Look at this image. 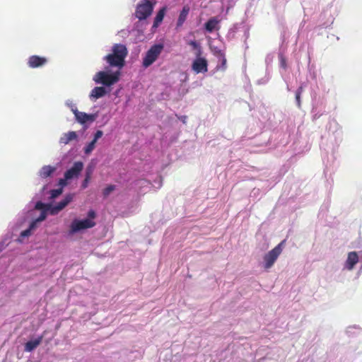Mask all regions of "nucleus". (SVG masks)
Returning <instances> with one entry per match:
<instances>
[{
    "label": "nucleus",
    "mask_w": 362,
    "mask_h": 362,
    "mask_svg": "<svg viewBox=\"0 0 362 362\" xmlns=\"http://www.w3.org/2000/svg\"><path fill=\"white\" fill-rule=\"evenodd\" d=\"M128 51L125 45L115 44L112 46V53L106 55L104 60L111 67H117L121 69L124 66V59L127 56Z\"/></svg>",
    "instance_id": "nucleus-1"
},
{
    "label": "nucleus",
    "mask_w": 362,
    "mask_h": 362,
    "mask_svg": "<svg viewBox=\"0 0 362 362\" xmlns=\"http://www.w3.org/2000/svg\"><path fill=\"white\" fill-rule=\"evenodd\" d=\"M119 76L120 71L119 70L112 74H109L105 71H101L95 74L94 76V81L97 83L110 86L119 81Z\"/></svg>",
    "instance_id": "nucleus-2"
},
{
    "label": "nucleus",
    "mask_w": 362,
    "mask_h": 362,
    "mask_svg": "<svg viewBox=\"0 0 362 362\" xmlns=\"http://www.w3.org/2000/svg\"><path fill=\"white\" fill-rule=\"evenodd\" d=\"M285 243V240H282L274 248L264 256V268L266 269L271 268L274 265L279 256L281 254Z\"/></svg>",
    "instance_id": "nucleus-3"
},
{
    "label": "nucleus",
    "mask_w": 362,
    "mask_h": 362,
    "mask_svg": "<svg viewBox=\"0 0 362 362\" xmlns=\"http://www.w3.org/2000/svg\"><path fill=\"white\" fill-rule=\"evenodd\" d=\"M154 4L150 0H141L136 8V17L140 21L146 19L151 15Z\"/></svg>",
    "instance_id": "nucleus-4"
},
{
    "label": "nucleus",
    "mask_w": 362,
    "mask_h": 362,
    "mask_svg": "<svg viewBox=\"0 0 362 362\" xmlns=\"http://www.w3.org/2000/svg\"><path fill=\"white\" fill-rule=\"evenodd\" d=\"M163 49L162 44H156L151 47L143 59L142 64L147 68L156 61Z\"/></svg>",
    "instance_id": "nucleus-5"
},
{
    "label": "nucleus",
    "mask_w": 362,
    "mask_h": 362,
    "mask_svg": "<svg viewBox=\"0 0 362 362\" xmlns=\"http://www.w3.org/2000/svg\"><path fill=\"white\" fill-rule=\"evenodd\" d=\"M95 221L90 220V218H86L83 220L75 219L72 221L70 226L69 233L74 234L80 231L81 230L93 228L95 226Z\"/></svg>",
    "instance_id": "nucleus-6"
},
{
    "label": "nucleus",
    "mask_w": 362,
    "mask_h": 362,
    "mask_svg": "<svg viewBox=\"0 0 362 362\" xmlns=\"http://www.w3.org/2000/svg\"><path fill=\"white\" fill-rule=\"evenodd\" d=\"M202 54L195 55L196 58L192 64V69L196 73H206L208 71V62Z\"/></svg>",
    "instance_id": "nucleus-7"
},
{
    "label": "nucleus",
    "mask_w": 362,
    "mask_h": 362,
    "mask_svg": "<svg viewBox=\"0 0 362 362\" xmlns=\"http://www.w3.org/2000/svg\"><path fill=\"white\" fill-rule=\"evenodd\" d=\"M83 168V164L81 161L75 162L73 166L64 173L66 179L71 180L77 177Z\"/></svg>",
    "instance_id": "nucleus-8"
},
{
    "label": "nucleus",
    "mask_w": 362,
    "mask_h": 362,
    "mask_svg": "<svg viewBox=\"0 0 362 362\" xmlns=\"http://www.w3.org/2000/svg\"><path fill=\"white\" fill-rule=\"evenodd\" d=\"M74 195L71 194H66L63 200L58 202L56 205L50 209V214L55 215L64 209L73 199Z\"/></svg>",
    "instance_id": "nucleus-9"
},
{
    "label": "nucleus",
    "mask_w": 362,
    "mask_h": 362,
    "mask_svg": "<svg viewBox=\"0 0 362 362\" xmlns=\"http://www.w3.org/2000/svg\"><path fill=\"white\" fill-rule=\"evenodd\" d=\"M76 119L81 124H85L87 122H93L96 116L95 115H88L83 112H79L76 108H72Z\"/></svg>",
    "instance_id": "nucleus-10"
},
{
    "label": "nucleus",
    "mask_w": 362,
    "mask_h": 362,
    "mask_svg": "<svg viewBox=\"0 0 362 362\" xmlns=\"http://www.w3.org/2000/svg\"><path fill=\"white\" fill-rule=\"evenodd\" d=\"M47 62V58L37 55H33L29 57L28 64L29 67L35 69L44 66Z\"/></svg>",
    "instance_id": "nucleus-11"
},
{
    "label": "nucleus",
    "mask_w": 362,
    "mask_h": 362,
    "mask_svg": "<svg viewBox=\"0 0 362 362\" xmlns=\"http://www.w3.org/2000/svg\"><path fill=\"white\" fill-rule=\"evenodd\" d=\"M358 262V256L356 252H350L348 254L347 259L346 262V267L349 270H351L354 269V266Z\"/></svg>",
    "instance_id": "nucleus-12"
},
{
    "label": "nucleus",
    "mask_w": 362,
    "mask_h": 362,
    "mask_svg": "<svg viewBox=\"0 0 362 362\" xmlns=\"http://www.w3.org/2000/svg\"><path fill=\"white\" fill-rule=\"evenodd\" d=\"M42 338V336H40L35 340H30L26 342L25 344V351L27 352H30L33 351L41 344Z\"/></svg>",
    "instance_id": "nucleus-13"
},
{
    "label": "nucleus",
    "mask_w": 362,
    "mask_h": 362,
    "mask_svg": "<svg viewBox=\"0 0 362 362\" xmlns=\"http://www.w3.org/2000/svg\"><path fill=\"white\" fill-rule=\"evenodd\" d=\"M219 21L216 18H211L204 25L205 29L209 33H212L214 30H218Z\"/></svg>",
    "instance_id": "nucleus-14"
},
{
    "label": "nucleus",
    "mask_w": 362,
    "mask_h": 362,
    "mask_svg": "<svg viewBox=\"0 0 362 362\" xmlns=\"http://www.w3.org/2000/svg\"><path fill=\"white\" fill-rule=\"evenodd\" d=\"M77 139V134L75 132H69L68 133H65L61 136L59 142L60 144L66 145L70 141L76 140Z\"/></svg>",
    "instance_id": "nucleus-15"
},
{
    "label": "nucleus",
    "mask_w": 362,
    "mask_h": 362,
    "mask_svg": "<svg viewBox=\"0 0 362 362\" xmlns=\"http://www.w3.org/2000/svg\"><path fill=\"white\" fill-rule=\"evenodd\" d=\"M107 93L106 89L102 86L95 87L90 94V98L98 99Z\"/></svg>",
    "instance_id": "nucleus-16"
},
{
    "label": "nucleus",
    "mask_w": 362,
    "mask_h": 362,
    "mask_svg": "<svg viewBox=\"0 0 362 362\" xmlns=\"http://www.w3.org/2000/svg\"><path fill=\"white\" fill-rule=\"evenodd\" d=\"M189 12V7L188 6H185L182 8V9L180 11V13L179 15L177 22V27H180L183 25V23H185V21L187 19Z\"/></svg>",
    "instance_id": "nucleus-17"
},
{
    "label": "nucleus",
    "mask_w": 362,
    "mask_h": 362,
    "mask_svg": "<svg viewBox=\"0 0 362 362\" xmlns=\"http://www.w3.org/2000/svg\"><path fill=\"white\" fill-rule=\"evenodd\" d=\"M166 7L161 8L157 13L153 22V27L157 28L163 21L166 12Z\"/></svg>",
    "instance_id": "nucleus-18"
},
{
    "label": "nucleus",
    "mask_w": 362,
    "mask_h": 362,
    "mask_svg": "<svg viewBox=\"0 0 362 362\" xmlns=\"http://www.w3.org/2000/svg\"><path fill=\"white\" fill-rule=\"evenodd\" d=\"M55 170L56 168L54 167L51 165H45L41 168L40 171V175L42 178H47L49 177L55 171Z\"/></svg>",
    "instance_id": "nucleus-19"
},
{
    "label": "nucleus",
    "mask_w": 362,
    "mask_h": 362,
    "mask_svg": "<svg viewBox=\"0 0 362 362\" xmlns=\"http://www.w3.org/2000/svg\"><path fill=\"white\" fill-rule=\"evenodd\" d=\"M188 45L192 46L194 49L196 50L195 55L202 54V49L200 45L195 40H191L188 42Z\"/></svg>",
    "instance_id": "nucleus-20"
},
{
    "label": "nucleus",
    "mask_w": 362,
    "mask_h": 362,
    "mask_svg": "<svg viewBox=\"0 0 362 362\" xmlns=\"http://www.w3.org/2000/svg\"><path fill=\"white\" fill-rule=\"evenodd\" d=\"M115 189V185H109L103 190V194L104 197H107Z\"/></svg>",
    "instance_id": "nucleus-21"
},
{
    "label": "nucleus",
    "mask_w": 362,
    "mask_h": 362,
    "mask_svg": "<svg viewBox=\"0 0 362 362\" xmlns=\"http://www.w3.org/2000/svg\"><path fill=\"white\" fill-rule=\"evenodd\" d=\"M95 140H93L84 148L86 154H89L95 148Z\"/></svg>",
    "instance_id": "nucleus-22"
},
{
    "label": "nucleus",
    "mask_w": 362,
    "mask_h": 362,
    "mask_svg": "<svg viewBox=\"0 0 362 362\" xmlns=\"http://www.w3.org/2000/svg\"><path fill=\"white\" fill-rule=\"evenodd\" d=\"M303 87L300 86L296 92V100L297 105H298V107H300V95L303 93Z\"/></svg>",
    "instance_id": "nucleus-23"
},
{
    "label": "nucleus",
    "mask_w": 362,
    "mask_h": 362,
    "mask_svg": "<svg viewBox=\"0 0 362 362\" xmlns=\"http://www.w3.org/2000/svg\"><path fill=\"white\" fill-rule=\"evenodd\" d=\"M62 192H63L62 188L52 189L50 191L51 198L54 199V198L57 197L59 195H60L62 193Z\"/></svg>",
    "instance_id": "nucleus-24"
},
{
    "label": "nucleus",
    "mask_w": 362,
    "mask_h": 362,
    "mask_svg": "<svg viewBox=\"0 0 362 362\" xmlns=\"http://www.w3.org/2000/svg\"><path fill=\"white\" fill-rule=\"evenodd\" d=\"M30 234H31V230H30V229L28 228L21 233V238L28 237L30 235Z\"/></svg>",
    "instance_id": "nucleus-25"
},
{
    "label": "nucleus",
    "mask_w": 362,
    "mask_h": 362,
    "mask_svg": "<svg viewBox=\"0 0 362 362\" xmlns=\"http://www.w3.org/2000/svg\"><path fill=\"white\" fill-rule=\"evenodd\" d=\"M103 133L101 130H98L95 135H94V139L93 140H95V142H97L98 139H99L102 136H103Z\"/></svg>",
    "instance_id": "nucleus-26"
},
{
    "label": "nucleus",
    "mask_w": 362,
    "mask_h": 362,
    "mask_svg": "<svg viewBox=\"0 0 362 362\" xmlns=\"http://www.w3.org/2000/svg\"><path fill=\"white\" fill-rule=\"evenodd\" d=\"M46 216H47V215H46L45 212H42L40 214V216L38 218H37L35 220L37 222H41L46 218Z\"/></svg>",
    "instance_id": "nucleus-27"
},
{
    "label": "nucleus",
    "mask_w": 362,
    "mask_h": 362,
    "mask_svg": "<svg viewBox=\"0 0 362 362\" xmlns=\"http://www.w3.org/2000/svg\"><path fill=\"white\" fill-rule=\"evenodd\" d=\"M68 180L69 179H66L65 177L59 179V185L62 187L61 188H62L64 186L66 185V184H67L66 181Z\"/></svg>",
    "instance_id": "nucleus-28"
},
{
    "label": "nucleus",
    "mask_w": 362,
    "mask_h": 362,
    "mask_svg": "<svg viewBox=\"0 0 362 362\" xmlns=\"http://www.w3.org/2000/svg\"><path fill=\"white\" fill-rule=\"evenodd\" d=\"M88 218L93 219L95 218V213L93 210H90L88 213Z\"/></svg>",
    "instance_id": "nucleus-29"
},
{
    "label": "nucleus",
    "mask_w": 362,
    "mask_h": 362,
    "mask_svg": "<svg viewBox=\"0 0 362 362\" xmlns=\"http://www.w3.org/2000/svg\"><path fill=\"white\" fill-rule=\"evenodd\" d=\"M89 181L90 180H88V178L85 177L84 180L82 182L81 187L83 189H86L88 187Z\"/></svg>",
    "instance_id": "nucleus-30"
},
{
    "label": "nucleus",
    "mask_w": 362,
    "mask_h": 362,
    "mask_svg": "<svg viewBox=\"0 0 362 362\" xmlns=\"http://www.w3.org/2000/svg\"><path fill=\"white\" fill-rule=\"evenodd\" d=\"M37 223H38L37 221H36V220L33 221L29 226V229H30V230L32 231L33 229H35L36 228V226H37Z\"/></svg>",
    "instance_id": "nucleus-31"
},
{
    "label": "nucleus",
    "mask_w": 362,
    "mask_h": 362,
    "mask_svg": "<svg viewBox=\"0 0 362 362\" xmlns=\"http://www.w3.org/2000/svg\"><path fill=\"white\" fill-rule=\"evenodd\" d=\"M218 53L223 57L222 65L225 66L226 64V59L225 58L224 54L221 51H219Z\"/></svg>",
    "instance_id": "nucleus-32"
},
{
    "label": "nucleus",
    "mask_w": 362,
    "mask_h": 362,
    "mask_svg": "<svg viewBox=\"0 0 362 362\" xmlns=\"http://www.w3.org/2000/svg\"><path fill=\"white\" fill-rule=\"evenodd\" d=\"M91 174H92V170H87L86 173V178H88V180H90V177H91Z\"/></svg>",
    "instance_id": "nucleus-33"
},
{
    "label": "nucleus",
    "mask_w": 362,
    "mask_h": 362,
    "mask_svg": "<svg viewBox=\"0 0 362 362\" xmlns=\"http://www.w3.org/2000/svg\"><path fill=\"white\" fill-rule=\"evenodd\" d=\"M281 65H282V66H284V68L286 67V62H285V60H284V59H282V61H281Z\"/></svg>",
    "instance_id": "nucleus-34"
},
{
    "label": "nucleus",
    "mask_w": 362,
    "mask_h": 362,
    "mask_svg": "<svg viewBox=\"0 0 362 362\" xmlns=\"http://www.w3.org/2000/svg\"><path fill=\"white\" fill-rule=\"evenodd\" d=\"M40 205H42V203L38 202V203H37L36 206H37V208H39V206H40Z\"/></svg>",
    "instance_id": "nucleus-35"
}]
</instances>
